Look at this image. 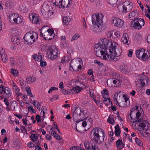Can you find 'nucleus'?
Instances as JSON below:
<instances>
[{
	"mask_svg": "<svg viewBox=\"0 0 150 150\" xmlns=\"http://www.w3.org/2000/svg\"><path fill=\"white\" fill-rule=\"evenodd\" d=\"M117 45V42L104 38L100 42L95 45L96 55L101 58L102 57L104 60L117 61L121 54V50H116Z\"/></svg>",
	"mask_w": 150,
	"mask_h": 150,
	"instance_id": "1",
	"label": "nucleus"
},
{
	"mask_svg": "<svg viewBox=\"0 0 150 150\" xmlns=\"http://www.w3.org/2000/svg\"><path fill=\"white\" fill-rule=\"evenodd\" d=\"M105 134L103 130L99 127H95L91 132L90 138L91 140L98 144L104 141Z\"/></svg>",
	"mask_w": 150,
	"mask_h": 150,
	"instance_id": "2",
	"label": "nucleus"
},
{
	"mask_svg": "<svg viewBox=\"0 0 150 150\" xmlns=\"http://www.w3.org/2000/svg\"><path fill=\"white\" fill-rule=\"evenodd\" d=\"M140 114L139 111H138L136 112L135 118L133 122H136V124L139 127L138 129V130L141 131L142 129L143 131H146L149 129V127H150L149 126V124L148 123L146 120L139 118Z\"/></svg>",
	"mask_w": 150,
	"mask_h": 150,
	"instance_id": "3",
	"label": "nucleus"
},
{
	"mask_svg": "<svg viewBox=\"0 0 150 150\" xmlns=\"http://www.w3.org/2000/svg\"><path fill=\"white\" fill-rule=\"evenodd\" d=\"M92 23L93 25V31L96 33H99L100 30L99 27L103 25L102 19H92Z\"/></svg>",
	"mask_w": 150,
	"mask_h": 150,
	"instance_id": "4",
	"label": "nucleus"
},
{
	"mask_svg": "<svg viewBox=\"0 0 150 150\" xmlns=\"http://www.w3.org/2000/svg\"><path fill=\"white\" fill-rule=\"evenodd\" d=\"M81 60L82 62V60H78L76 59H73L71 60L69 63L70 70L71 71H73L75 70L77 67L78 69H81L82 66L79 64Z\"/></svg>",
	"mask_w": 150,
	"mask_h": 150,
	"instance_id": "5",
	"label": "nucleus"
},
{
	"mask_svg": "<svg viewBox=\"0 0 150 150\" xmlns=\"http://www.w3.org/2000/svg\"><path fill=\"white\" fill-rule=\"evenodd\" d=\"M47 53L49 58L51 60H54L57 57V48L55 46H52L51 48L48 50Z\"/></svg>",
	"mask_w": 150,
	"mask_h": 150,
	"instance_id": "6",
	"label": "nucleus"
},
{
	"mask_svg": "<svg viewBox=\"0 0 150 150\" xmlns=\"http://www.w3.org/2000/svg\"><path fill=\"white\" fill-rule=\"evenodd\" d=\"M81 111L80 108H76L74 111L73 112V117L74 121L76 123H79V122L83 121L84 119H81Z\"/></svg>",
	"mask_w": 150,
	"mask_h": 150,
	"instance_id": "7",
	"label": "nucleus"
},
{
	"mask_svg": "<svg viewBox=\"0 0 150 150\" xmlns=\"http://www.w3.org/2000/svg\"><path fill=\"white\" fill-rule=\"evenodd\" d=\"M123 11L127 13L131 10L133 8V4L129 1H126L123 3Z\"/></svg>",
	"mask_w": 150,
	"mask_h": 150,
	"instance_id": "8",
	"label": "nucleus"
},
{
	"mask_svg": "<svg viewBox=\"0 0 150 150\" xmlns=\"http://www.w3.org/2000/svg\"><path fill=\"white\" fill-rule=\"evenodd\" d=\"M30 32L27 33L25 35L24 38L25 39V43L27 44L31 45L36 41L35 39L32 40L31 39Z\"/></svg>",
	"mask_w": 150,
	"mask_h": 150,
	"instance_id": "9",
	"label": "nucleus"
},
{
	"mask_svg": "<svg viewBox=\"0 0 150 150\" xmlns=\"http://www.w3.org/2000/svg\"><path fill=\"white\" fill-rule=\"evenodd\" d=\"M40 35L46 40H51L54 37V34H50L47 32H45L43 34L41 32L40 33Z\"/></svg>",
	"mask_w": 150,
	"mask_h": 150,
	"instance_id": "10",
	"label": "nucleus"
},
{
	"mask_svg": "<svg viewBox=\"0 0 150 150\" xmlns=\"http://www.w3.org/2000/svg\"><path fill=\"white\" fill-rule=\"evenodd\" d=\"M144 73L143 72V75H141V79H139L140 81L139 83L141 84L142 87L145 85V82L147 84H148V81L149 80L148 77L146 75H144Z\"/></svg>",
	"mask_w": 150,
	"mask_h": 150,
	"instance_id": "11",
	"label": "nucleus"
},
{
	"mask_svg": "<svg viewBox=\"0 0 150 150\" xmlns=\"http://www.w3.org/2000/svg\"><path fill=\"white\" fill-rule=\"evenodd\" d=\"M112 22L115 26L120 28L122 27L124 24L123 21L121 19H113Z\"/></svg>",
	"mask_w": 150,
	"mask_h": 150,
	"instance_id": "12",
	"label": "nucleus"
},
{
	"mask_svg": "<svg viewBox=\"0 0 150 150\" xmlns=\"http://www.w3.org/2000/svg\"><path fill=\"white\" fill-rule=\"evenodd\" d=\"M137 19H134L133 21H132L130 23V25L135 29H139L141 28V25Z\"/></svg>",
	"mask_w": 150,
	"mask_h": 150,
	"instance_id": "13",
	"label": "nucleus"
},
{
	"mask_svg": "<svg viewBox=\"0 0 150 150\" xmlns=\"http://www.w3.org/2000/svg\"><path fill=\"white\" fill-rule=\"evenodd\" d=\"M4 93L3 94V97L4 98H9L11 95V90L10 89L7 87L4 88V90L3 91Z\"/></svg>",
	"mask_w": 150,
	"mask_h": 150,
	"instance_id": "14",
	"label": "nucleus"
},
{
	"mask_svg": "<svg viewBox=\"0 0 150 150\" xmlns=\"http://www.w3.org/2000/svg\"><path fill=\"white\" fill-rule=\"evenodd\" d=\"M129 102L127 98H125V100L118 104V106L121 107H125L129 105Z\"/></svg>",
	"mask_w": 150,
	"mask_h": 150,
	"instance_id": "15",
	"label": "nucleus"
},
{
	"mask_svg": "<svg viewBox=\"0 0 150 150\" xmlns=\"http://www.w3.org/2000/svg\"><path fill=\"white\" fill-rule=\"evenodd\" d=\"M129 37L128 35L126 33L123 34V36L121 38V40L123 43L128 45L130 43V41L129 40Z\"/></svg>",
	"mask_w": 150,
	"mask_h": 150,
	"instance_id": "16",
	"label": "nucleus"
},
{
	"mask_svg": "<svg viewBox=\"0 0 150 150\" xmlns=\"http://www.w3.org/2000/svg\"><path fill=\"white\" fill-rule=\"evenodd\" d=\"M8 16L9 18V19H17L19 18L21 19L23 17L21 16H20L17 14L14 13L12 12L10 13L8 15Z\"/></svg>",
	"mask_w": 150,
	"mask_h": 150,
	"instance_id": "17",
	"label": "nucleus"
},
{
	"mask_svg": "<svg viewBox=\"0 0 150 150\" xmlns=\"http://www.w3.org/2000/svg\"><path fill=\"white\" fill-rule=\"evenodd\" d=\"M109 81H110L111 82H113L114 87H117L120 85L119 80L116 79L112 78L109 80H108L107 82V83Z\"/></svg>",
	"mask_w": 150,
	"mask_h": 150,
	"instance_id": "18",
	"label": "nucleus"
},
{
	"mask_svg": "<svg viewBox=\"0 0 150 150\" xmlns=\"http://www.w3.org/2000/svg\"><path fill=\"white\" fill-rule=\"evenodd\" d=\"M103 15L100 13H96L91 16L92 19H103Z\"/></svg>",
	"mask_w": 150,
	"mask_h": 150,
	"instance_id": "19",
	"label": "nucleus"
},
{
	"mask_svg": "<svg viewBox=\"0 0 150 150\" xmlns=\"http://www.w3.org/2000/svg\"><path fill=\"white\" fill-rule=\"evenodd\" d=\"M138 15L137 13L135 12L134 11H133L129 14L128 17L132 19H141V18L138 17Z\"/></svg>",
	"mask_w": 150,
	"mask_h": 150,
	"instance_id": "20",
	"label": "nucleus"
},
{
	"mask_svg": "<svg viewBox=\"0 0 150 150\" xmlns=\"http://www.w3.org/2000/svg\"><path fill=\"white\" fill-rule=\"evenodd\" d=\"M4 52V50L2 49V51L0 52V54H1L2 61L4 62H5L7 61L8 59L6 55Z\"/></svg>",
	"mask_w": 150,
	"mask_h": 150,
	"instance_id": "21",
	"label": "nucleus"
},
{
	"mask_svg": "<svg viewBox=\"0 0 150 150\" xmlns=\"http://www.w3.org/2000/svg\"><path fill=\"white\" fill-rule=\"evenodd\" d=\"M116 145L117 147L119 149H122L125 146V144L123 143L122 141L120 139H118L116 141Z\"/></svg>",
	"mask_w": 150,
	"mask_h": 150,
	"instance_id": "22",
	"label": "nucleus"
},
{
	"mask_svg": "<svg viewBox=\"0 0 150 150\" xmlns=\"http://www.w3.org/2000/svg\"><path fill=\"white\" fill-rule=\"evenodd\" d=\"M131 110L130 113V118L132 120H133V121H134L135 118V115H136V112L134 111L135 110V108L132 109Z\"/></svg>",
	"mask_w": 150,
	"mask_h": 150,
	"instance_id": "23",
	"label": "nucleus"
},
{
	"mask_svg": "<svg viewBox=\"0 0 150 150\" xmlns=\"http://www.w3.org/2000/svg\"><path fill=\"white\" fill-rule=\"evenodd\" d=\"M144 52V51L143 49H140L137 50L136 52V57L140 59L141 57H142Z\"/></svg>",
	"mask_w": 150,
	"mask_h": 150,
	"instance_id": "24",
	"label": "nucleus"
},
{
	"mask_svg": "<svg viewBox=\"0 0 150 150\" xmlns=\"http://www.w3.org/2000/svg\"><path fill=\"white\" fill-rule=\"evenodd\" d=\"M11 40L14 44L18 45L20 44L19 38L18 36H13Z\"/></svg>",
	"mask_w": 150,
	"mask_h": 150,
	"instance_id": "25",
	"label": "nucleus"
},
{
	"mask_svg": "<svg viewBox=\"0 0 150 150\" xmlns=\"http://www.w3.org/2000/svg\"><path fill=\"white\" fill-rule=\"evenodd\" d=\"M150 55H149V53L148 52L147 54L146 53H145V51L143 53L141 57V59L143 61H147L149 59Z\"/></svg>",
	"mask_w": 150,
	"mask_h": 150,
	"instance_id": "26",
	"label": "nucleus"
},
{
	"mask_svg": "<svg viewBox=\"0 0 150 150\" xmlns=\"http://www.w3.org/2000/svg\"><path fill=\"white\" fill-rule=\"evenodd\" d=\"M115 135L117 137L119 136L120 134V131L119 125L117 124L115 127Z\"/></svg>",
	"mask_w": 150,
	"mask_h": 150,
	"instance_id": "27",
	"label": "nucleus"
},
{
	"mask_svg": "<svg viewBox=\"0 0 150 150\" xmlns=\"http://www.w3.org/2000/svg\"><path fill=\"white\" fill-rule=\"evenodd\" d=\"M11 23L13 24H19L22 22L23 19H9Z\"/></svg>",
	"mask_w": 150,
	"mask_h": 150,
	"instance_id": "28",
	"label": "nucleus"
},
{
	"mask_svg": "<svg viewBox=\"0 0 150 150\" xmlns=\"http://www.w3.org/2000/svg\"><path fill=\"white\" fill-rule=\"evenodd\" d=\"M61 1L60 6H59V8H64L65 6L67 7V4L68 2V0H62Z\"/></svg>",
	"mask_w": 150,
	"mask_h": 150,
	"instance_id": "29",
	"label": "nucleus"
},
{
	"mask_svg": "<svg viewBox=\"0 0 150 150\" xmlns=\"http://www.w3.org/2000/svg\"><path fill=\"white\" fill-rule=\"evenodd\" d=\"M32 57L36 61L40 62L42 60V55L40 54L38 55L35 54L34 55H33Z\"/></svg>",
	"mask_w": 150,
	"mask_h": 150,
	"instance_id": "30",
	"label": "nucleus"
},
{
	"mask_svg": "<svg viewBox=\"0 0 150 150\" xmlns=\"http://www.w3.org/2000/svg\"><path fill=\"white\" fill-rule=\"evenodd\" d=\"M121 71L124 73H127L128 71V69L127 65L123 64L120 67Z\"/></svg>",
	"mask_w": 150,
	"mask_h": 150,
	"instance_id": "31",
	"label": "nucleus"
},
{
	"mask_svg": "<svg viewBox=\"0 0 150 150\" xmlns=\"http://www.w3.org/2000/svg\"><path fill=\"white\" fill-rule=\"evenodd\" d=\"M82 89V88L79 87V86L76 85V87H73L71 90L72 91L73 90L75 93H79L81 91Z\"/></svg>",
	"mask_w": 150,
	"mask_h": 150,
	"instance_id": "32",
	"label": "nucleus"
},
{
	"mask_svg": "<svg viewBox=\"0 0 150 150\" xmlns=\"http://www.w3.org/2000/svg\"><path fill=\"white\" fill-rule=\"evenodd\" d=\"M11 33L13 34V36H18L19 32L17 29L16 28H13L11 30Z\"/></svg>",
	"mask_w": 150,
	"mask_h": 150,
	"instance_id": "33",
	"label": "nucleus"
},
{
	"mask_svg": "<svg viewBox=\"0 0 150 150\" xmlns=\"http://www.w3.org/2000/svg\"><path fill=\"white\" fill-rule=\"evenodd\" d=\"M26 80L28 83L31 84L33 81H36V79L35 77L33 78L30 76H29L26 79Z\"/></svg>",
	"mask_w": 150,
	"mask_h": 150,
	"instance_id": "34",
	"label": "nucleus"
},
{
	"mask_svg": "<svg viewBox=\"0 0 150 150\" xmlns=\"http://www.w3.org/2000/svg\"><path fill=\"white\" fill-rule=\"evenodd\" d=\"M91 144L87 140L86 141L84 142V145L85 148L87 150H89L91 147Z\"/></svg>",
	"mask_w": 150,
	"mask_h": 150,
	"instance_id": "35",
	"label": "nucleus"
},
{
	"mask_svg": "<svg viewBox=\"0 0 150 150\" xmlns=\"http://www.w3.org/2000/svg\"><path fill=\"white\" fill-rule=\"evenodd\" d=\"M39 18L38 15L34 13H31L29 15V19H34L35 18V19H39Z\"/></svg>",
	"mask_w": 150,
	"mask_h": 150,
	"instance_id": "36",
	"label": "nucleus"
},
{
	"mask_svg": "<svg viewBox=\"0 0 150 150\" xmlns=\"http://www.w3.org/2000/svg\"><path fill=\"white\" fill-rule=\"evenodd\" d=\"M30 38L32 40H34V39H35V38L37 39L38 38V34L36 33V32L34 31H30Z\"/></svg>",
	"mask_w": 150,
	"mask_h": 150,
	"instance_id": "37",
	"label": "nucleus"
},
{
	"mask_svg": "<svg viewBox=\"0 0 150 150\" xmlns=\"http://www.w3.org/2000/svg\"><path fill=\"white\" fill-rule=\"evenodd\" d=\"M26 90L27 93V95L28 96H30L31 97H33V95H32L30 88V87H27L26 88Z\"/></svg>",
	"mask_w": 150,
	"mask_h": 150,
	"instance_id": "38",
	"label": "nucleus"
},
{
	"mask_svg": "<svg viewBox=\"0 0 150 150\" xmlns=\"http://www.w3.org/2000/svg\"><path fill=\"white\" fill-rule=\"evenodd\" d=\"M72 91V90L69 89V90H64L63 89L62 90H61V91L62 93L64 94H68L69 93H70L71 91Z\"/></svg>",
	"mask_w": 150,
	"mask_h": 150,
	"instance_id": "39",
	"label": "nucleus"
},
{
	"mask_svg": "<svg viewBox=\"0 0 150 150\" xmlns=\"http://www.w3.org/2000/svg\"><path fill=\"white\" fill-rule=\"evenodd\" d=\"M109 4L111 5H113L117 3L118 0H107Z\"/></svg>",
	"mask_w": 150,
	"mask_h": 150,
	"instance_id": "40",
	"label": "nucleus"
},
{
	"mask_svg": "<svg viewBox=\"0 0 150 150\" xmlns=\"http://www.w3.org/2000/svg\"><path fill=\"white\" fill-rule=\"evenodd\" d=\"M70 150H85L84 149L79 146H74L70 149Z\"/></svg>",
	"mask_w": 150,
	"mask_h": 150,
	"instance_id": "41",
	"label": "nucleus"
},
{
	"mask_svg": "<svg viewBox=\"0 0 150 150\" xmlns=\"http://www.w3.org/2000/svg\"><path fill=\"white\" fill-rule=\"evenodd\" d=\"M30 137L32 140L33 142L36 141L38 139V137L36 136V134H32Z\"/></svg>",
	"mask_w": 150,
	"mask_h": 150,
	"instance_id": "42",
	"label": "nucleus"
},
{
	"mask_svg": "<svg viewBox=\"0 0 150 150\" xmlns=\"http://www.w3.org/2000/svg\"><path fill=\"white\" fill-rule=\"evenodd\" d=\"M113 31L112 30L109 31L107 33V36L108 38H110L111 39V38L112 37V34Z\"/></svg>",
	"mask_w": 150,
	"mask_h": 150,
	"instance_id": "43",
	"label": "nucleus"
},
{
	"mask_svg": "<svg viewBox=\"0 0 150 150\" xmlns=\"http://www.w3.org/2000/svg\"><path fill=\"white\" fill-rule=\"evenodd\" d=\"M135 140L136 142L139 146H143L142 143V142L140 139L136 138Z\"/></svg>",
	"mask_w": 150,
	"mask_h": 150,
	"instance_id": "44",
	"label": "nucleus"
},
{
	"mask_svg": "<svg viewBox=\"0 0 150 150\" xmlns=\"http://www.w3.org/2000/svg\"><path fill=\"white\" fill-rule=\"evenodd\" d=\"M107 121L110 124L113 125L114 123L115 120L114 118L109 117L107 119Z\"/></svg>",
	"mask_w": 150,
	"mask_h": 150,
	"instance_id": "45",
	"label": "nucleus"
},
{
	"mask_svg": "<svg viewBox=\"0 0 150 150\" xmlns=\"http://www.w3.org/2000/svg\"><path fill=\"white\" fill-rule=\"evenodd\" d=\"M80 37L78 33L75 34L72 38L71 39V41H72L74 40H77L78 38Z\"/></svg>",
	"mask_w": 150,
	"mask_h": 150,
	"instance_id": "46",
	"label": "nucleus"
},
{
	"mask_svg": "<svg viewBox=\"0 0 150 150\" xmlns=\"http://www.w3.org/2000/svg\"><path fill=\"white\" fill-rule=\"evenodd\" d=\"M71 19H63L62 22L64 25H67L69 24Z\"/></svg>",
	"mask_w": 150,
	"mask_h": 150,
	"instance_id": "47",
	"label": "nucleus"
},
{
	"mask_svg": "<svg viewBox=\"0 0 150 150\" xmlns=\"http://www.w3.org/2000/svg\"><path fill=\"white\" fill-rule=\"evenodd\" d=\"M62 0H55V2H54V4L56 6H60L62 2Z\"/></svg>",
	"mask_w": 150,
	"mask_h": 150,
	"instance_id": "48",
	"label": "nucleus"
},
{
	"mask_svg": "<svg viewBox=\"0 0 150 150\" xmlns=\"http://www.w3.org/2000/svg\"><path fill=\"white\" fill-rule=\"evenodd\" d=\"M53 127H51L50 128V130L49 132L50 134V135H52L53 136V135H54L55 134H56V132L54 130H53Z\"/></svg>",
	"mask_w": 150,
	"mask_h": 150,
	"instance_id": "49",
	"label": "nucleus"
},
{
	"mask_svg": "<svg viewBox=\"0 0 150 150\" xmlns=\"http://www.w3.org/2000/svg\"><path fill=\"white\" fill-rule=\"evenodd\" d=\"M30 21L31 23L35 24H37L38 23H39L40 19H30Z\"/></svg>",
	"mask_w": 150,
	"mask_h": 150,
	"instance_id": "50",
	"label": "nucleus"
},
{
	"mask_svg": "<svg viewBox=\"0 0 150 150\" xmlns=\"http://www.w3.org/2000/svg\"><path fill=\"white\" fill-rule=\"evenodd\" d=\"M140 23V25L142 27V26H144L145 23V22L144 19H137Z\"/></svg>",
	"mask_w": 150,
	"mask_h": 150,
	"instance_id": "51",
	"label": "nucleus"
},
{
	"mask_svg": "<svg viewBox=\"0 0 150 150\" xmlns=\"http://www.w3.org/2000/svg\"><path fill=\"white\" fill-rule=\"evenodd\" d=\"M11 73L14 76H16L18 71L16 70L13 69H11Z\"/></svg>",
	"mask_w": 150,
	"mask_h": 150,
	"instance_id": "52",
	"label": "nucleus"
},
{
	"mask_svg": "<svg viewBox=\"0 0 150 150\" xmlns=\"http://www.w3.org/2000/svg\"><path fill=\"white\" fill-rule=\"evenodd\" d=\"M13 88L16 93H17L19 91V89L15 84L13 86Z\"/></svg>",
	"mask_w": 150,
	"mask_h": 150,
	"instance_id": "53",
	"label": "nucleus"
},
{
	"mask_svg": "<svg viewBox=\"0 0 150 150\" xmlns=\"http://www.w3.org/2000/svg\"><path fill=\"white\" fill-rule=\"evenodd\" d=\"M41 117L39 115H37L35 117V119L37 121V122H41V120H40Z\"/></svg>",
	"mask_w": 150,
	"mask_h": 150,
	"instance_id": "54",
	"label": "nucleus"
},
{
	"mask_svg": "<svg viewBox=\"0 0 150 150\" xmlns=\"http://www.w3.org/2000/svg\"><path fill=\"white\" fill-rule=\"evenodd\" d=\"M66 57L64 56V57H62V60H61V63H66L67 62H68L69 60L67 61L66 59Z\"/></svg>",
	"mask_w": 150,
	"mask_h": 150,
	"instance_id": "55",
	"label": "nucleus"
},
{
	"mask_svg": "<svg viewBox=\"0 0 150 150\" xmlns=\"http://www.w3.org/2000/svg\"><path fill=\"white\" fill-rule=\"evenodd\" d=\"M40 66L41 67H44L46 66L47 64L46 62L45 61L42 60L40 61Z\"/></svg>",
	"mask_w": 150,
	"mask_h": 150,
	"instance_id": "56",
	"label": "nucleus"
},
{
	"mask_svg": "<svg viewBox=\"0 0 150 150\" xmlns=\"http://www.w3.org/2000/svg\"><path fill=\"white\" fill-rule=\"evenodd\" d=\"M58 98V96L57 95H55L53 96V98L51 99L50 100L53 101L54 100H55Z\"/></svg>",
	"mask_w": 150,
	"mask_h": 150,
	"instance_id": "57",
	"label": "nucleus"
},
{
	"mask_svg": "<svg viewBox=\"0 0 150 150\" xmlns=\"http://www.w3.org/2000/svg\"><path fill=\"white\" fill-rule=\"evenodd\" d=\"M55 138L57 139L60 140L61 139L59 135L56 133L53 136Z\"/></svg>",
	"mask_w": 150,
	"mask_h": 150,
	"instance_id": "58",
	"label": "nucleus"
},
{
	"mask_svg": "<svg viewBox=\"0 0 150 150\" xmlns=\"http://www.w3.org/2000/svg\"><path fill=\"white\" fill-rule=\"evenodd\" d=\"M4 102L6 106H9V103L8 100V98H4Z\"/></svg>",
	"mask_w": 150,
	"mask_h": 150,
	"instance_id": "59",
	"label": "nucleus"
},
{
	"mask_svg": "<svg viewBox=\"0 0 150 150\" xmlns=\"http://www.w3.org/2000/svg\"><path fill=\"white\" fill-rule=\"evenodd\" d=\"M67 52L69 54H71V53H73V51L72 49L70 47L67 50Z\"/></svg>",
	"mask_w": 150,
	"mask_h": 150,
	"instance_id": "60",
	"label": "nucleus"
},
{
	"mask_svg": "<svg viewBox=\"0 0 150 150\" xmlns=\"http://www.w3.org/2000/svg\"><path fill=\"white\" fill-rule=\"evenodd\" d=\"M4 88L3 85H1L0 86V94L2 93L4 90Z\"/></svg>",
	"mask_w": 150,
	"mask_h": 150,
	"instance_id": "61",
	"label": "nucleus"
},
{
	"mask_svg": "<svg viewBox=\"0 0 150 150\" xmlns=\"http://www.w3.org/2000/svg\"><path fill=\"white\" fill-rule=\"evenodd\" d=\"M59 87L61 88V90L64 88V87L63 86V82L61 81L60 82L59 85Z\"/></svg>",
	"mask_w": 150,
	"mask_h": 150,
	"instance_id": "62",
	"label": "nucleus"
},
{
	"mask_svg": "<svg viewBox=\"0 0 150 150\" xmlns=\"http://www.w3.org/2000/svg\"><path fill=\"white\" fill-rule=\"evenodd\" d=\"M34 146V144L31 142H29L28 144V146L29 147L32 148Z\"/></svg>",
	"mask_w": 150,
	"mask_h": 150,
	"instance_id": "63",
	"label": "nucleus"
},
{
	"mask_svg": "<svg viewBox=\"0 0 150 150\" xmlns=\"http://www.w3.org/2000/svg\"><path fill=\"white\" fill-rule=\"evenodd\" d=\"M46 139L48 140H51L52 139V137L51 136L47 134L46 136Z\"/></svg>",
	"mask_w": 150,
	"mask_h": 150,
	"instance_id": "64",
	"label": "nucleus"
}]
</instances>
